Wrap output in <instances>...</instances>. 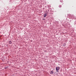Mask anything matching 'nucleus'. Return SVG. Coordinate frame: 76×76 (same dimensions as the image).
<instances>
[{
  "label": "nucleus",
  "instance_id": "obj_1",
  "mask_svg": "<svg viewBox=\"0 0 76 76\" xmlns=\"http://www.w3.org/2000/svg\"><path fill=\"white\" fill-rule=\"evenodd\" d=\"M60 66H58V67H56V72H58V70H60Z\"/></svg>",
  "mask_w": 76,
  "mask_h": 76
},
{
  "label": "nucleus",
  "instance_id": "obj_2",
  "mask_svg": "<svg viewBox=\"0 0 76 76\" xmlns=\"http://www.w3.org/2000/svg\"><path fill=\"white\" fill-rule=\"evenodd\" d=\"M46 16H47V13L45 14L44 15V17L45 18V17H46Z\"/></svg>",
  "mask_w": 76,
  "mask_h": 76
},
{
  "label": "nucleus",
  "instance_id": "obj_3",
  "mask_svg": "<svg viewBox=\"0 0 76 76\" xmlns=\"http://www.w3.org/2000/svg\"><path fill=\"white\" fill-rule=\"evenodd\" d=\"M9 43L10 44H12V42L11 41H9Z\"/></svg>",
  "mask_w": 76,
  "mask_h": 76
},
{
  "label": "nucleus",
  "instance_id": "obj_4",
  "mask_svg": "<svg viewBox=\"0 0 76 76\" xmlns=\"http://www.w3.org/2000/svg\"><path fill=\"white\" fill-rule=\"evenodd\" d=\"M50 73L51 74H53V71H51L50 72Z\"/></svg>",
  "mask_w": 76,
  "mask_h": 76
},
{
  "label": "nucleus",
  "instance_id": "obj_5",
  "mask_svg": "<svg viewBox=\"0 0 76 76\" xmlns=\"http://www.w3.org/2000/svg\"><path fill=\"white\" fill-rule=\"evenodd\" d=\"M61 7V6H59V7Z\"/></svg>",
  "mask_w": 76,
  "mask_h": 76
},
{
  "label": "nucleus",
  "instance_id": "obj_6",
  "mask_svg": "<svg viewBox=\"0 0 76 76\" xmlns=\"http://www.w3.org/2000/svg\"><path fill=\"white\" fill-rule=\"evenodd\" d=\"M60 1H61V0H60Z\"/></svg>",
  "mask_w": 76,
  "mask_h": 76
}]
</instances>
